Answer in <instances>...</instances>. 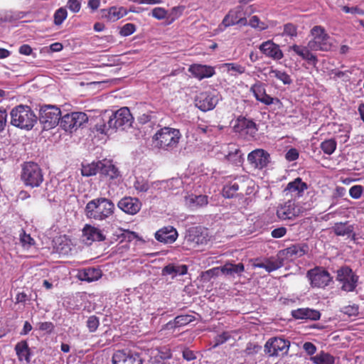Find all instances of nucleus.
Instances as JSON below:
<instances>
[{
	"label": "nucleus",
	"instance_id": "603ef678",
	"mask_svg": "<svg viewBox=\"0 0 364 364\" xmlns=\"http://www.w3.org/2000/svg\"><path fill=\"white\" fill-rule=\"evenodd\" d=\"M282 266V262L277 259H275V260L268 259V260L265 261L264 269L268 272H273L274 270L279 269Z\"/></svg>",
	"mask_w": 364,
	"mask_h": 364
},
{
	"label": "nucleus",
	"instance_id": "393cba45",
	"mask_svg": "<svg viewBox=\"0 0 364 364\" xmlns=\"http://www.w3.org/2000/svg\"><path fill=\"white\" fill-rule=\"evenodd\" d=\"M82 235L87 242L91 244L95 241H104L105 236L98 228L86 224L82 229Z\"/></svg>",
	"mask_w": 364,
	"mask_h": 364
},
{
	"label": "nucleus",
	"instance_id": "a18cd8bd",
	"mask_svg": "<svg viewBox=\"0 0 364 364\" xmlns=\"http://www.w3.org/2000/svg\"><path fill=\"white\" fill-rule=\"evenodd\" d=\"M297 26L292 23H287L284 25V30L282 33V36H289L294 38L297 36Z\"/></svg>",
	"mask_w": 364,
	"mask_h": 364
},
{
	"label": "nucleus",
	"instance_id": "0e129e2a",
	"mask_svg": "<svg viewBox=\"0 0 364 364\" xmlns=\"http://www.w3.org/2000/svg\"><path fill=\"white\" fill-rule=\"evenodd\" d=\"M178 272V268L173 264L166 265L162 269L163 275L177 274Z\"/></svg>",
	"mask_w": 364,
	"mask_h": 364
},
{
	"label": "nucleus",
	"instance_id": "f8f14e48",
	"mask_svg": "<svg viewBox=\"0 0 364 364\" xmlns=\"http://www.w3.org/2000/svg\"><path fill=\"white\" fill-rule=\"evenodd\" d=\"M290 342L288 340L274 337L269 339L265 346V351L272 356L285 355L289 350Z\"/></svg>",
	"mask_w": 364,
	"mask_h": 364
},
{
	"label": "nucleus",
	"instance_id": "f257e3e1",
	"mask_svg": "<svg viewBox=\"0 0 364 364\" xmlns=\"http://www.w3.org/2000/svg\"><path fill=\"white\" fill-rule=\"evenodd\" d=\"M114 210V204L110 199L100 197L91 200L86 204L85 213L89 219L102 221L112 216Z\"/></svg>",
	"mask_w": 364,
	"mask_h": 364
},
{
	"label": "nucleus",
	"instance_id": "774afa93",
	"mask_svg": "<svg viewBox=\"0 0 364 364\" xmlns=\"http://www.w3.org/2000/svg\"><path fill=\"white\" fill-rule=\"evenodd\" d=\"M33 49L32 48L28 45V44H23L20 46L18 52L21 55H30L32 53Z\"/></svg>",
	"mask_w": 364,
	"mask_h": 364
},
{
	"label": "nucleus",
	"instance_id": "f3484780",
	"mask_svg": "<svg viewBox=\"0 0 364 364\" xmlns=\"http://www.w3.org/2000/svg\"><path fill=\"white\" fill-rule=\"evenodd\" d=\"M196 106L203 112L213 109L218 104V99L211 92H200L196 97Z\"/></svg>",
	"mask_w": 364,
	"mask_h": 364
},
{
	"label": "nucleus",
	"instance_id": "338daca9",
	"mask_svg": "<svg viewBox=\"0 0 364 364\" xmlns=\"http://www.w3.org/2000/svg\"><path fill=\"white\" fill-rule=\"evenodd\" d=\"M305 351L310 355H314L316 353V348L314 344L311 342H306L303 346Z\"/></svg>",
	"mask_w": 364,
	"mask_h": 364
},
{
	"label": "nucleus",
	"instance_id": "9d476101",
	"mask_svg": "<svg viewBox=\"0 0 364 364\" xmlns=\"http://www.w3.org/2000/svg\"><path fill=\"white\" fill-rule=\"evenodd\" d=\"M336 280L341 284V289L346 291H353L356 286L358 277L348 266L341 267L336 272Z\"/></svg>",
	"mask_w": 364,
	"mask_h": 364
},
{
	"label": "nucleus",
	"instance_id": "37998d69",
	"mask_svg": "<svg viewBox=\"0 0 364 364\" xmlns=\"http://www.w3.org/2000/svg\"><path fill=\"white\" fill-rule=\"evenodd\" d=\"M240 189V186L237 182L231 183L223 188V193L226 198H233L237 195V192Z\"/></svg>",
	"mask_w": 364,
	"mask_h": 364
},
{
	"label": "nucleus",
	"instance_id": "a19ab883",
	"mask_svg": "<svg viewBox=\"0 0 364 364\" xmlns=\"http://www.w3.org/2000/svg\"><path fill=\"white\" fill-rule=\"evenodd\" d=\"M337 142L334 139L324 140L320 144L321 149L324 154L331 155L336 149Z\"/></svg>",
	"mask_w": 364,
	"mask_h": 364
},
{
	"label": "nucleus",
	"instance_id": "aec40b11",
	"mask_svg": "<svg viewBox=\"0 0 364 364\" xmlns=\"http://www.w3.org/2000/svg\"><path fill=\"white\" fill-rule=\"evenodd\" d=\"M188 72L199 80L210 77L215 74L214 67L197 63L191 65L188 68Z\"/></svg>",
	"mask_w": 364,
	"mask_h": 364
},
{
	"label": "nucleus",
	"instance_id": "5701e85b",
	"mask_svg": "<svg viewBox=\"0 0 364 364\" xmlns=\"http://www.w3.org/2000/svg\"><path fill=\"white\" fill-rule=\"evenodd\" d=\"M242 10L239 7L230 10L224 17L220 26H223L224 28H227L236 24L245 25L247 19L240 16Z\"/></svg>",
	"mask_w": 364,
	"mask_h": 364
},
{
	"label": "nucleus",
	"instance_id": "69168bd1",
	"mask_svg": "<svg viewBox=\"0 0 364 364\" xmlns=\"http://www.w3.org/2000/svg\"><path fill=\"white\" fill-rule=\"evenodd\" d=\"M299 151L294 149H290L285 155V158L288 161H293L299 158Z\"/></svg>",
	"mask_w": 364,
	"mask_h": 364
},
{
	"label": "nucleus",
	"instance_id": "20e7f679",
	"mask_svg": "<svg viewBox=\"0 0 364 364\" xmlns=\"http://www.w3.org/2000/svg\"><path fill=\"white\" fill-rule=\"evenodd\" d=\"M21 179L26 186L39 187L43 181L42 169L35 162H25L22 166Z\"/></svg>",
	"mask_w": 364,
	"mask_h": 364
},
{
	"label": "nucleus",
	"instance_id": "c756f323",
	"mask_svg": "<svg viewBox=\"0 0 364 364\" xmlns=\"http://www.w3.org/2000/svg\"><path fill=\"white\" fill-rule=\"evenodd\" d=\"M100 174L109 177L110 179L117 178L119 176V171L110 161L106 159L100 161Z\"/></svg>",
	"mask_w": 364,
	"mask_h": 364
},
{
	"label": "nucleus",
	"instance_id": "b1692460",
	"mask_svg": "<svg viewBox=\"0 0 364 364\" xmlns=\"http://www.w3.org/2000/svg\"><path fill=\"white\" fill-rule=\"evenodd\" d=\"M178 237L176 230L172 226H166L159 229L155 233V238L157 241L164 244H171Z\"/></svg>",
	"mask_w": 364,
	"mask_h": 364
},
{
	"label": "nucleus",
	"instance_id": "c85d7f7f",
	"mask_svg": "<svg viewBox=\"0 0 364 364\" xmlns=\"http://www.w3.org/2000/svg\"><path fill=\"white\" fill-rule=\"evenodd\" d=\"M195 319L196 318L193 315H179L175 317L173 320L168 321L163 328L174 331L176 328L186 326L195 321Z\"/></svg>",
	"mask_w": 364,
	"mask_h": 364
},
{
	"label": "nucleus",
	"instance_id": "4d7b16f0",
	"mask_svg": "<svg viewBox=\"0 0 364 364\" xmlns=\"http://www.w3.org/2000/svg\"><path fill=\"white\" fill-rule=\"evenodd\" d=\"M363 191V187L360 185H355L352 186L349 190V194L350 197L354 199H358L361 197Z\"/></svg>",
	"mask_w": 364,
	"mask_h": 364
},
{
	"label": "nucleus",
	"instance_id": "13d9d810",
	"mask_svg": "<svg viewBox=\"0 0 364 364\" xmlns=\"http://www.w3.org/2000/svg\"><path fill=\"white\" fill-rule=\"evenodd\" d=\"M38 329L41 331H44L47 333H51L54 328V324L50 321L40 322L38 323Z\"/></svg>",
	"mask_w": 364,
	"mask_h": 364
},
{
	"label": "nucleus",
	"instance_id": "58836bf2",
	"mask_svg": "<svg viewBox=\"0 0 364 364\" xmlns=\"http://www.w3.org/2000/svg\"><path fill=\"white\" fill-rule=\"evenodd\" d=\"M315 364H334L335 358L328 353L321 352L311 358Z\"/></svg>",
	"mask_w": 364,
	"mask_h": 364
},
{
	"label": "nucleus",
	"instance_id": "de8ad7c7",
	"mask_svg": "<svg viewBox=\"0 0 364 364\" xmlns=\"http://www.w3.org/2000/svg\"><path fill=\"white\" fill-rule=\"evenodd\" d=\"M223 68H225L228 72L233 71L239 75H242L245 73V67L234 63H227L223 65Z\"/></svg>",
	"mask_w": 364,
	"mask_h": 364
},
{
	"label": "nucleus",
	"instance_id": "a878e982",
	"mask_svg": "<svg viewBox=\"0 0 364 364\" xmlns=\"http://www.w3.org/2000/svg\"><path fill=\"white\" fill-rule=\"evenodd\" d=\"M289 49L293 50L296 55L300 56L302 59L306 60L308 63L312 65L313 66L315 67L317 65L318 58L316 55L310 51L311 49L308 47V46L306 47L294 44L293 46H290Z\"/></svg>",
	"mask_w": 364,
	"mask_h": 364
},
{
	"label": "nucleus",
	"instance_id": "5fc2aeb1",
	"mask_svg": "<svg viewBox=\"0 0 364 364\" xmlns=\"http://www.w3.org/2000/svg\"><path fill=\"white\" fill-rule=\"evenodd\" d=\"M152 16L158 20H162L165 18H167V11L161 7H156L152 10Z\"/></svg>",
	"mask_w": 364,
	"mask_h": 364
},
{
	"label": "nucleus",
	"instance_id": "ddd939ff",
	"mask_svg": "<svg viewBox=\"0 0 364 364\" xmlns=\"http://www.w3.org/2000/svg\"><path fill=\"white\" fill-rule=\"evenodd\" d=\"M300 213L299 207L291 200L279 205L277 209V215L282 220H294L300 215Z\"/></svg>",
	"mask_w": 364,
	"mask_h": 364
},
{
	"label": "nucleus",
	"instance_id": "4468645a",
	"mask_svg": "<svg viewBox=\"0 0 364 364\" xmlns=\"http://www.w3.org/2000/svg\"><path fill=\"white\" fill-rule=\"evenodd\" d=\"M269 159V154L262 149L253 150L247 155L249 163L252 167L257 169H262L267 166Z\"/></svg>",
	"mask_w": 364,
	"mask_h": 364
},
{
	"label": "nucleus",
	"instance_id": "680f3d73",
	"mask_svg": "<svg viewBox=\"0 0 364 364\" xmlns=\"http://www.w3.org/2000/svg\"><path fill=\"white\" fill-rule=\"evenodd\" d=\"M287 230L284 227H279L274 229L271 232V235L274 238H281L287 234Z\"/></svg>",
	"mask_w": 364,
	"mask_h": 364
},
{
	"label": "nucleus",
	"instance_id": "e2e57ef3",
	"mask_svg": "<svg viewBox=\"0 0 364 364\" xmlns=\"http://www.w3.org/2000/svg\"><path fill=\"white\" fill-rule=\"evenodd\" d=\"M230 338V334L228 332H223L221 334L216 336L215 338V346L220 345L226 342Z\"/></svg>",
	"mask_w": 364,
	"mask_h": 364
},
{
	"label": "nucleus",
	"instance_id": "3c124183",
	"mask_svg": "<svg viewBox=\"0 0 364 364\" xmlns=\"http://www.w3.org/2000/svg\"><path fill=\"white\" fill-rule=\"evenodd\" d=\"M136 31V26L132 23L124 24L119 31V34L122 36H129Z\"/></svg>",
	"mask_w": 364,
	"mask_h": 364
},
{
	"label": "nucleus",
	"instance_id": "c9c22d12",
	"mask_svg": "<svg viewBox=\"0 0 364 364\" xmlns=\"http://www.w3.org/2000/svg\"><path fill=\"white\" fill-rule=\"evenodd\" d=\"M186 201L192 208L202 207L208 204V196L204 195H190L186 197Z\"/></svg>",
	"mask_w": 364,
	"mask_h": 364
},
{
	"label": "nucleus",
	"instance_id": "9b49d317",
	"mask_svg": "<svg viewBox=\"0 0 364 364\" xmlns=\"http://www.w3.org/2000/svg\"><path fill=\"white\" fill-rule=\"evenodd\" d=\"M112 359L113 364H142L139 353L127 348L115 351Z\"/></svg>",
	"mask_w": 364,
	"mask_h": 364
},
{
	"label": "nucleus",
	"instance_id": "1a4fd4ad",
	"mask_svg": "<svg viewBox=\"0 0 364 364\" xmlns=\"http://www.w3.org/2000/svg\"><path fill=\"white\" fill-rule=\"evenodd\" d=\"M87 121L88 117L85 113L81 112H72L61 117L60 125L66 132H73Z\"/></svg>",
	"mask_w": 364,
	"mask_h": 364
},
{
	"label": "nucleus",
	"instance_id": "49530a36",
	"mask_svg": "<svg viewBox=\"0 0 364 364\" xmlns=\"http://www.w3.org/2000/svg\"><path fill=\"white\" fill-rule=\"evenodd\" d=\"M184 6H174L171 9L170 14L167 16L168 23L171 24L178 19L183 14Z\"/></svg>",
	"mask_w": 364,
	"mask_h": 364
},
{
	"label": "nucleus",
	"instance_id": "4c0bfd02",
	"mask_svg": "<svg viewBox=\"0 0 364 364\" xmlns=\"http://www.w3.org/2000/svg\"><path fill=\"white\" fill-rule=\"evenodd\" d=\"M100 165V161L85 165L82 164L81 168L82 175L87 177L96 175L97 173H99Z\"/></svg>",
	"mask_w": 364,
	"mask_h": 364
},
{
	"label": "nucleus",
	"instance_id": "dca6fc26",
	"mask_svg": "<svg viewBox=\"0 0 364 364\" xmlns=\"http://www.w3.org/2000/svg\"><path fill=\"white\" fill-rule=\"evenodd\" d=\"M250 91L253 93V95L256 100L265 105H270L274 103H278L280 100L277 97H272L267 95L264 85L258 81L250 87Z\"/></svg>",
	"mask_w": 364,
	"mask_h": 364
},
{
	"label": "nucleus",
	"instance_id": "7c9ffc66",
	"mask_svg": "<svg viewBox=\"0 0 364 364\" xmlns=\"http://www.w3.org/2000/svg\"><path fill=\"white\" fill-rule=\"evenodd\" d=\"M102 277L100 269L89 267L78 272L77 277L81 281L92 282L98 280Z\"/></svg>",
	"mask_w": 364,
	"mask_h": 364
},
{
	"label": "nucleus",
	"instance_id": "f704fd0d",
	"mask_svg": "<svg viewBox=\"0 0 364 364\" xmlns=\"http://www.w3.org/2000/svg\"><path fill=\"white\" fill-rule=\"evenodd\" d=\"M15 350L20 360L29 361V348L28 343L26 341H22L18 343L15 346Z\"/></svg>",
	"mask_w": 364,
	"mask_h": 364
},
{
	"label": "nucleus",
	"instance_id": "7ed1b4c3",
	"mask_svg": "<svg viewBox=\"0 0 364 364\" xmlns=\"http://www.w3.org/2000/svg\"><path fill=\"white\" fill-rule=\"evenodd\" d=\"M10 116L11 125L27 131L32 129L38 121L36 114L28 105H19L14 107Z\"/></svg>",
	"mask_w": 364,
	"mask_h": 364
},
{
	"label": "nucleus",
	"instance_id": "2eb2a0df",
	"mask_svg": "<svg viewBox=\"0 0 364 364\" xmlns=\"http://www.w3.org/2000/svg\"><path fill=\"white\" fill-rule=\"evenodd\" d=\"M187 242L193 247L200 245H206L209 241L208 233L200 227L190 228L186 235Z\"/></svg>",
	"mask_w": 364,
	"mask_h": 364
},
{
	"label": "nucleus",
	"instance_id": "412c9836",
	"mask_svg": "<svg viewBox=\"0 0 364 364\" xmlns=\"http://www.w3.org/2000/svg\"><path fill=\"white\" fill-rule=\"evenodd\" d=\"M101 17L107 21L115 22L128 14L127 9L124 6H111L100 10Z\"/></svg>",
	"mask_w": 364,
	"mask_h": 364
},
{
	"label": "nucleus",
	"instance_id": "72a5a7b5",
	"mask_svg": "<svg viewBox=\"0 0 364 364\" xmlns=\"http://www.w3.org/2000/svg\"><path fill=\"white\" fill-rule=\"evenodd\" d=\"M335 235L338 236L350 235L353 232V226L348 224V222L336 223L332 227Z\"/></svg>",
	"mask_w": 364,
	"mask_h": 364
},
{
	"label": "nucleus",
	"instance_id": "a211bd4d",
	"mask_svg": "<svg viewBox=\"0 0 364 364\" xmlns=\"http://www.w3.org/2000/svg\"><path fill=\"white\" fill-rule=\"evenodd\" d=\"M259 50L266 57L274 60H279L284 58V53L279 46L272 40H268L261 43Z\"/></svg>",
	"mask_w": 364,
	"mask_h": 364
},
{
	"label": "nucleus",
	"instance_id": "2f4dec72",
	"mask_svg": "<svg viewBox=\"0 0 364 364\" xmlns=\"http://www.w3.org/2000/svg\"><path fill=\"white\" fill-rule=\"evenodd\" d=\"M220 271L225 275H239L245 271V266L241 262L238 264L227 262L223 266L220 267Z\"/></svg>",
	"mask_w": 364,
	"mask_h": 364
},
{
	"label": "nucleus",
	"instance_id": "6e6552de",
	"mask_svg": "<svg viewBox=\"0 0 364 364\" xmlns=\"http://www.w3.org/2000/svg\"><path fill=\"white\" fill-rule=\"evenodd\" d=\"M61 111L54 105H44L40 109V121L44 127L51 129L60 122Z\"/></svg>",
	"mask_w": 364,
	"mask_h": 364
},
{
	"label": "nucleus",
	"instance_id": "bb28decb",
	"mask_svg": "<svg viewBox=\"0 0 364 364\" xmlns=\"http://www.w3.org/2000/svg\"><path fill=\"white\" fill-rule=\"evenodd\" d=\"M291 316L296 319H309L317 321L320 319L321 313L309 308H299L291 311Z\"/></svg>",
	"mask_w": 364,
	"mask_h": 364
},
{
	"label": "nucleus",
	"instance_id": "e433bc0d",
	"mask_svg": "<svg viewBox=\"0 0 364 364\" xmlns=\"http://www.w3.org/2000/svg\"><path fill=\"white\" fill-rule=\"evenodd\" d=\"M109 126V118L105 119L103 117H99L96 119V124H95V129L97 132L104 134H109V132H114L112 127Z\"/></svg>",
	"mask_w": 364,
	"mask_h": 364
},
{
	"label": "nucleus",
	"instance_id": "09e8293b",
	"mask_svg": "<svg viewBox=\"0 0 364 364\" xmlns=\"http://www.w3.org/2000/svg\"><path fill=\"white\" fill-rule=\"evenodd\" d=\"M226 159L235 164H237L241 163L242 161V154L241 151L239 149H235L233 151H230L225 156Z\"/></svg>",
	"mask_w": 364,
	"mask_h": 364
},
{
	"label": "nucleus",
	"instance_id": "ea45409f",
	"mask_svg": "<svg viewBox=\"0 0 364 364\" xmlns=\"http://www.w3.org/2000/svg\"><path fill=\"white\" fill-rule=\"evenodd\" d=\"M269 75L271 77H274L282 81L284 85H290L292 82L290 75L285 71L272 69L269 72Z\"/></svg>",
	"mask_w": 364,
	"mask_h": 364
},
{
	"label": "nucleus",
	"instance_id": "39448f33",
	"mask_svg": "<svg viewBox=\"0 0 364 364\" xmlns=\"http://www.w3.org/2000/svg\"><path fill=\"white\" fill-rule=\"evenodd\" d=\"M312 38L308 42L311 50L328 51L331 48V38L321 26H314L310 31Z\"/></svg>",
	"mask_w": 364,
	"mask_h": 364
},
{
	"label": "nucleus",
	"instance_id": "cd10ccee",
	"mask_svg": "<svg viewBox=\"0 0 364 364\" xmlns=\"http://www.w3.org/2000/svg\"><path fill=\"white\" fill-rule=\"evenodd\" d=\"M309 251V246L305 243L294 244L283 250L284 254L287 257L298 258L301 257Z\"/></svg>",
	"mask_w": 364,
	"mask_h": 364
},
{
	"label": "nucleus",
	"instance_id": "79ce46f5",
	"mask_svg": "<svg viewBox=\"0 0 364 364\" xmlns=\"http://www.w3.org/2000/svg\"><path fill=\"white\" fill-rule=\"evenodd\" d=\"M68 17V11L65 7L58 9L53 15L54 24L60 26Z\"/></svg>",
	"mask_w": 364,
	"mask_h": 364
},
{
	"label": "nucleus",
	"instance_id": "c03bdc74",
	"mask_svg": "<svg viewBox=\"0 0 364 364\" xmlns=\"http://www.w3.org/2000/svg\"><path fill=\"white\" fill-rule=\"evenodd\" d=\"M20 243L24 249H29L31 246L34 245L35 240L31 237L30 235L26 234L23 230L19 235Z\"/></svg>",
	"mask_w": 364,
	"mask_h": 364
},
{
	"label": "nucleus",
	"instance_id": "6e6d98bb",
	"mask_svg": "<svg viewBox=\"0 0 364 364\" xmlns=\"http://www.w3.org/2000/svg\"><path fill=\"white\" fill-rule=\"evenodd\" d=\"M66 6L73 13H78L81 9L80 0H68Z\"/></svg>",
	"mask_w": 364,
	"mask_h": 364
},
{
	"label": "nucleus",
	"instance_id": "473e14b6",
	"mask_svg": "<svg viewBox=\"0 0 364 364\" xmlns=\"http://www.w3.org/2000/svg\"><path fill=\"white\" fill-rule=\"evenodd\" d=\"M235 127L240 130L247 129L252 134L256 133L257 131L256 123L253 120L248 119L244 117H240L237 118V124L235 126Z\"/></svg>",
	"mask_w": 364,
	"mask_h": 364
},
{
	"label": "nucleus",
	"instance_id": "8fccbe9b",
	"mask_svg": "<svg viewBox=\"0 0 364 364\" xmlns=\"http://www.w3.org/2000/svg\"><path fill=\"white\" fill-rule=\"evenodd\" d=\"M341 311L349 317L356 316L359 313V307L355 304H349L343 306Z\"/></svg>",
	"mask_w": 364,
	"mask_h": 364
},
{
	"label": "nucleus",
	"instance_id": "bf43d9fd",
	"mask_svg": "<svg viewBox=\"0 0 364 364\" xmlns=\"http://www.w3.org/2000/svg\"><path fill=\"white\" fill-rule=\"evenodd\" d=\"M7 112L4 107H0V133L2 132L6 126Z\"/></svg>",
	"mask_w": 364,
	"mask_h": 364
},
{
	"label": "nucleus",
	"instance_id": "6ab92c4d",
	"mask_svg": "<svg viewBox=\"0 0 364 364\" xmlns=\"http://www.w3.org/2000/svg\"><path fill=\"white\" fill-rule=\"evenodd\" d=\"M117 206L127 214L135 215L140 210L141 203L136 198L124 197L118 202Z\"/></svg>",
	"mask_w": 364,
	"mask_h": 364
},
{
	"label": "nucleus",
	"instance_id": "0eeeda50",
	"mask_svg": "<svg viewBox=\"0 0 364 364\" xmlns=\"http://www.w3.org/2000/svg\"><path fill=\"white\" fill-rule=\"evenodd\" d=\"M133 117L127 107H122L109 117V126L114 132L118 129H125L132 125Z\"/></svg>",
	"mask_w": 364,
	"mask_h": 364
},
{
	"label": "nucleus",
	"instance_id": "4be33fe9",
	"mask_svg": "<svg viewBox=\"0 0 364 364\" xmlns=\"http://www.w3.org/2000/svg\"><path fill=\"white\" fill-rule=\"evenodd\" d=\"M307 189L308 185L306 183L303 182L301 178L298 177L293 181L289 182L283 192L286 196L290 195L291 196L301 197Z\"/></svg>",
	"mask_w": 364,
	"mask_h": 364
},
{
	"label": "nucleus",
	"instance_id": "052dcab7",
	"mask_svg": "<svg viewBox=\"0 0 364 364\" xmlns=\"http://www.w3.org/2000/svg\"><path fill=\"white\" fill-rule=\"evenodd\" d=\"M342 11L346 14H358V15H364V9H360L358 6H353L349 7L348 6H343L342 7Z\"/></svg>",
	"mask_w": 364,
	"mask_h": 364
},
{
	"label": "nucleus",
	"instance_id": "f03ea898",
	"mask_svg": "<svg viewBox=\"0 0 364 364\" xmlns=\"http://www.w3.org/2000/svg\"><path fill=\"white\" fill-rule=\"evenodd\" d=\"M181 136L179 129L164 127L156 131L151 140L155 148L171 151L177 148Z\"/></svg>",
	"mask_w": 364,
	"mask_h": 364
},
{
	"label": "nucleus",
	"instance_id": "864d4df0",
	"mask_svg": "<svg viewBox=\"0 0 364 364\" xmlns=\"http://www.w3.org/2000/svg\"><path fill=\"white\" fill-rule=\"evenodd\" d=\"M100 325V321L98 317L93 315L88 318L87 321V326L89 329V331L93 333L97 331L98 326Z\"/></svg>",
	"mask_w": 364,
	"mask_h": 364
},
{
	"label": "nucleus",
	"instance_id": "423d86ee",
	"mask_svg": "<svg viewBox=\"0 0 364 364\" xmlns=\"http://www.w3.org/2000/svg\"><path fill=\"white\" fill-rule=\"evenodd\" d=\"M306 277L313 288H325L333 281L330 273L322 267H316L309 270Z\"/></svg>",
	"mask_w": 364,
	"mask_h": 364
}]
</instances>
